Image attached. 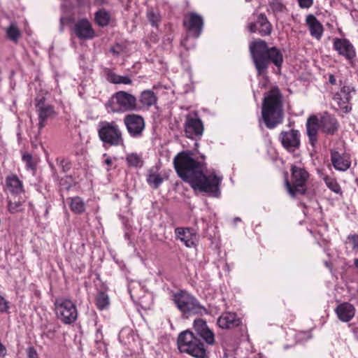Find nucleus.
<instances>
[{"label":"nucleus","instance_id":"15","mask_svg":"<svg viewBox=\"0 0 358 358\" xmlns=\"http://www.w3.org/2000/svg\"><path fill=\"white\" fill-rule=\"evenodd\" d=\"M280 138L282 146L288 151H294L300 145V134L297 130L282 131Z\"/></svg>","mask_w":358,"mask_h":358},{"label":"nucleus","instance_id":"27","mask_svg":"<svg viewBox=\"0 0 358 358\" xmlns=\"http://www.w3.org/2000/svg\"><path fill=\"white\" fill-rule=\"evenodd\" d=\"M139 102L142 105V108L148 109L157 103V97L152 90H146L141 93Z\"/></svg>","mask_w":358,"mask_h":358},{"label":"nucleus","instance_id":"44","mask_svg":"<svg viewBox=\"0 0 358 358\" xmlns=\"http://www.w3.org/2000/svg\"><path fill=\"white\" fill-rule=\"evenodd\" d=\"M9 309V302L0 295V313H6Z\"/></svg>","mask_w":358,"mask_h":358},{"label":"nucleus","instance_id":"32","mask_svg":"<svg viewBox=\"0 0 358 358\" xmlns=\"http://www.w3.org/2000/svg\"><path fill=\"white\" fill-rule=\"evenodd\" d=\"M95 303L97 308L101 310L108 308L110 305L108 295L105 292H99L95 298Z\"/></svg>","mask_w":358,"mask_h":358},{"label":"nucleus","instance_id":"23","mask_svg":"<svg viewBox=\"0 0 358 358\" xmlns=\"http://www.w3.org/2000/svg\"><path fill=\"white\" fill-rule=\"evenodd\" d=\"M241 323L240 318L235 313H223L217 320V324L222 329H231L239 326Z\"/></svg>","mask_w":358,"mask_h":358},{"label":"nucleus","instance_id":"7","mask_svg":"<svg viewBox=\"0 0 358 358\" xmlns=\"http://www.w3.org/2000/svg\"><path fill=\"white\" fill-rule=\"evenodd\" d=\"M106 107L113 113H125L137 110V99L125 91L115 92L108 100Z\"/></svg>","mask_w":358,"mask_h":358},{"label":"nucleus","instance_id":"45","mask_svg":"<svg viewBox=\"0 0 358 358\" xmlns=\"http://www.w3.org/2000/svg\"><path fill=\"white\" fill-rule=\"evenodd\" d=\"M28 358H38V353L34 347H29L27 349Z\"/></svg>","mask_w":358,"mask_h":358},{"label":"nucleus","instance_id":"5","mask_svg":"<svg viewBox=\"0 0 358 358\" xmlns=\"http://www.w3.org/2000/svg\"><path fill=\"white\" fill-rule=\"evenodd\" d=\"M177 344L181 352L187 353L197 358L206 357V350L203 343L189 330L179 334Z\"/></svg>","mask_w":358,"mask_h":358},{"label":"nucleus","instance_id":"18","mask_svg":"<svg viewBox=\"0 0 358 358\" xmlns=\"http://www.w3.org/2000/svg\"><path fill=\"white\" fill-rule=\"evenodd\" d=\"M193 328L196 333L202 338L208 345L214 344V333L208 328L206 321L200 318L196 319L194 321Z\"/></svg>","mask_w":358,"mask_h":358},{"label":"nucleus","instance_id":"49","mask_svg":"<svg viewBox=\"0 0 358 358\" xmlns=\"http://www.w3.org/2000/svg\"><path fill=\"white\" fill-rule=\"evenodd\" d=\"M329 81L331 85H335L336 80V78L334 77V76H333L332 74H330Z\"/></svg>","mask_w":358,"mask_h":358},{"label":"nucleus","instance_id":"54","mask_svg":"<svg viewBox=\"0 0 358 358\" xmlns=\"http://www.w3.org/2000/svg\"><path fill=\"white\" fill-rule=\"evenodd\" d=\"M99 334V331H96V338H98V337H99V336H98Z\"/></svg>","mask_w":358,"mask_h":358},{"label":"nucleus","instance_id":"19","mask_svg":"<svg viewBox=\"0 0 358 358\" xmlns=\"http://www.w3.org/2000/svg\"><path fill=\"white\" fill-rule=\"evenodd\" d=\"M331 162L336 170L340 171H347L351 165L350 157L346 154H341L335 150H331Z\"/></svg>","mask_w":358,"mask_h":358},{"label":"nucleus","instance_id":"8","mask_svg":"<svg viewBox=\"0 0 358 358\" xmlns=\"http://www.w3.org/2000/svg\"><path fill=\"white\" fill-rule=\"evenodd\" d=\"M292 184L285 180V186L287 192L292 197L297 194H304L306 192V183L309 178L308 172L301 166L295 164L291 166Z\"/></svg>","mask_w":358,"mask_h":358},{"label":"nucleus","instance_id":"53","mask_svg":"<svg viewBox=\"0 0 358 358\" xmlns=\"http://www.w3.org/2000/svg\"><path fill=\"white\" fill-rule=\"evenodd\" d=\"M187 41V37L182 41V45L183 46L186 45L185 43H186Z\"/></svg>","mask_w":358,"mask_h":358},{"label":"nucleus","instance_id":"43","mask_svg":"<svg viewBox=\"0 0 358 358\" xmlns=\"http://www.w3.org/2000/svg\"><path fill=\"white\" fill-rule=\"evenodd\" d=\"M301 9H308L313 6L314 0H296Z\"/></svg>","mask_w":358,"mask_h":358},{"label":"nucleus","instance_id":"3","mask_svg":"<svg viewBox=\"0 0 358 358\" xmlns=\"http://www.w3.org/2000/svg\"><path fill=\"white\" fill-rule=\"evenodd\" d=\"M262 119L272 129L282 122V96L276 87L265 93L262 107Z\"/></svg>","mask_w":358,"mask_h":358},{"label":"nucleus","instance_id":"4","mask_svg":"<svg viewBox=\"0 0 358 358\" xmlns=\"http://www.w3.org/2000/svg\"><path fill=\"white\" fill-rule=\"evenodd\" d=\"M173 301L182 315L186 318L194 315L208 314L207 309L200 304L195 296L186 291H180L174 294Z\"/></svg>","mask_w":358,"mask_h":358},{"label":"nucleus","instance_id":"31","mask_svg":"<svg viewBox=\"0 0 358 358\" xmlns=\"http://www.w3.org/2000/svg\"><path fill=\"white\" fill-rule=\"evenodd\" d=\"M107 80L113 84L131 85L132 83V80L129 76H120L113 72H109L107 74Z\"/></svg>","mask_w":358,"mask_h":358},{"label":"nucleus","instance_id":"11","mask_svg":"<svg viewBox=\"0 0 358 358\" xmlns=\"http://www.w3.org/2000/svg\"><path fill=\"white\" fill-rule=\"evenodd\" d=\"M36 110L38 117V129L41 130L46 125L48 119L56 115L54 107L45 102L43 96H37L35 99Z\"/></svg>","mask_w":358,"mask_h":358},{"label":"nucleus","instance_id":"14","mask_svg":"<svg viewBox=\"0 0 358 358\" xmlns=\"http://www.w3.org/2000/svg\"><path fill=\"white\" fill-rule=\"evenodd\" d=\"M248 27L251 33L258 32L262 36L270 35L272 30V25L263 13L257 15L255 21L250 22Z\"/></svg>","mask_w":358,"mask_h":358},{"label":"nucleus","instance_id":"24","mask_svg":"<svg viewBox=\"0 0 358 358\" xmlns=\"http://www.w3.org/2000/svg\"><path fill=\"white\" fill-rule=\"evenodd\" d=\"M335 311L340 320L347 322L355 316V308L351 303L345 302L339 304Z\"/></svg>","mask_w":358,"mask_h":358},{"label":"nucleus","instance_id":"17","mask_svg":"<svg viewBox=\"0 0 358 358\" xmlns=\"http://www.w3.org/2000/svg\"><path fill=\"white\" fill-rule=\"evenodd\" d=\"M73 32L81 40L92 39L95 36L94 31L87 19H81L77 21L73 27Z\"/></svg>","mask_w":358,"mask_h":358},{"label":"nucleus","instance_id":"36","mask_svg":"<svg viewBox=\"0 0 358 358\" xmlns=\"http://www.w3.org/2000/svg\"><path fill=\"white\" fill-rule=\"evenodd\" d=\"M126 161L129 166L138 167L141 166L143 161L139 155L136 153H131L127 156Z\"/></svg>","mask_w":358,"mask_h":358},{"label":"nucleus","instance_id":"56","mask_svg":"<svg viewBox=\"0 0 358 358\" xmlns=\"http://www.w3.org/2000/svg\"><path fill=\"white\" fill-rule=\"evenodd\" d=\"M247 2H250L252 0H245Z\"/></svg>","mask_w":358,"mask_h":358},{"label":"nucleus","instance_id":"52","mask_svg":"<svg viewBox=\"0 0 358 358\" xmlns=\"http://www.w3.org/2000/svg\"><path fill=\"white\" fill-rule=\"evenodd\" d=\"M103 0H94V3H97V4H101L103 3Z\"/></svg>","mask_w":358,"mask_h":358},{"label":"nucleus","instance_id":"42","mask_svg":"<svg viewBox=\"0 0 358 358\" xmlns=\"http://www.w3.org/2000/svg\"><path fill=\"white\" fill-rule=\"evenodd\" d=\"M22 160L25 162L27 169L34 170L35 164L33 162L32 156L30 154H24L22 155Z\"/></svg>","mask_w":358,"mask_h":358},{"label":"nucleus","instance_id":"37","mask_svg":"<svg viewBox=\"0 0 358 358\" xmlns=\"http://www.w3.org/2000/svg\"><path fill=\"white\" fill-rule=\"evenodd\" d=\"M23 210V208H22V203L20 201H12L10 200H8V210L10 213H17L18 212H20Z\"/></svg>","mask_w":358,"mask_h":358},{"label":"nucleus","instance_id":"40","mask_svg":"<svg viewBox=\"0 0 358 358\" xmlns=\"http://www.w3.org/2000/svg\"><path fill=\"white\" fill-rule=\"evenodd\" d=\"M347 240L351 244L352 250L358 252V234H350L348 236Z\"/></svg>","mask_w":358,"mask_h":358},{"label":"nucleus","instance_id":"34","mask_svg":"<svg viewBox=\"0 0 358 358\" xmlns=\"http://www.w3.org/2000/svg\"><path fill=\"white\" fill-rule=\"evenodd\" d=\"M96 22L101 27L106 26L110 20L108 13L105 10H99L95 14Z\"/></svg>","mask_w":358,"mask_h":358},{"label":"nucleus","instance_id":"29","mask_svg":"<svg viewBox=\"0 0 358 358\" xmlns=\"http://www.w3.org/2000/svg\"><path fill=\"white\" fill-rule=\"evenodd\" d=\"M164 178L162 176L157 173L154 168L149 170L146 181L148 184L153 189H157L163 182Z\"/></svg>","mask_w":358,"mask_h":358},{"label":"nucleus","instance_id":"10","mask_svg":"<svg viewBox=\"0 0 358 358\" xmlns=\"http://www.w3.org/2000/svg\"><path fill=\"white\" fill-rule=\"evenodd\" d=\"M124 124L129 136L134 138H141L145 128L144 118L137 114H128L123 119Z\"/></svg>","mask_w":358,"mask_h":358},{"label":"nucleus","instance_id":"30","mask_svg":"<svg viewBox=\"0 0 358 358\" xmlns=\"http://www.w3.org/2000/svg\"><path fill=\"white\" fill-rule=\"evenodd\" d=\"M69 206L72 212L76 214H82L85 210V203L79 196L69 198Z\"/></svg>","mask_w":358,"mask_h":358},{"label":"nucleus","instance_id":"46","mask_svg":"<svg viewBox=\"0 0 358 358\" xmlns=\"http://www.w3.org/2000/svg\"><path fill=\"white\" fill-rule=\"evenodd\" d=\"M6 352L7 350L6 347L1 343H0V357H5L6 355Z\"/></svg>","mask_w":358,"mask_h":358},{"label":"nucleus","instance_id":"1","mask_svg":"<svg viewBox=\"0 0 358 358\" xmlns=\"http://www.w3.org/2000/svg\"><path fill=\"white\" fill-rule=\"evenodd\" d=\"M173 163L179 177L189 182L194 189L215 197L220 196L222 177L216 175L214 171L208 176L203 174L204 164L193 159L190 152H179L174 157Z\"/></svg>","mask_w":358,"mask_h":358},{"label":"nucleus","instance_id":"55","mask_svg":"<svg viewBox=\"0 0 358 358\" xmlns=\"http://www.w3.org/2000/svg\"><path fill=\"white\" fill-rule=\"evenodd\" d=\"M103 157H107V154H103Z\"/></svg>","mask_w":358,"mask_h":358},{"label":"nucleus","instance_id":"39","mask_svg":"<svg viewBox=\"0 0 358 358\" xmlns=\"http://www.w3.org/2000/svg\"><path fill=\"white\" fill-rule=\"evenodd\" d=\"M8 38L14 41H17L20 37V31L15 24H11L7 29Z\"/></svg>","mask_w":358,"mask_h":358},{"label":"nucleus","instance_id":"2","mask_svg":"<svg viewBox=\"0 0 358 358\" xmlns=\"http://www.w3.org/2000/svg\"><path fill=\"white\" fill-rule=\"evenodd\" d=\"M249 49L257 71L258 75H262L268 67L270 62L280 68L283 57L281 52L275 47L268 48L267 43L261 39L250 43Z\"/></svg>","mask_w":358,"mask_h":358},{"label":"nucleus","instance_id":"9","mask_svg":"<svg viewBox=\"0 0 358 358\" xmlns=\"http://www.w3.org/2000/svg\"><path fill=\"white\" fill-rule=\"evenodd\" d=\"M57 317L63 323L70 324L78 317V310L76 305L69 299L58 298L55 302Z\"/></svg>","mask_w":358,"mask_h":358},{"label":"nucleus","instance_id":"25","mask_svg":"<svg viewBox=\"0 0 358 358\" xmlns=\"http://www.w3.org/2000/svg\"><path fill=\"white\" fill-rule=\"evenodd\" d=\"M177 238L180 239L185 245L190 248L194 243L195 233L189 228L178 227L175 230Z\"/></svg>","mask_w":358,"mask_h":358},{"label":"nucleus","instance_id":"48","mask_svg":"<svg viewBox=\"0 0 358 358\" xmlns=\"http://www.w3.org/2000/svg\"><path fill=\"white\" fill-rule=\"evenodd\" d=\"M103 164L107 166H110L113 164L112 159L110 157H107V158L103 161Z\"/></svg>","mask_w":358,"mask_h":358},{"label":"nucleus","instance_id":"51","mask_svg":"<svg viewBox=\"0 0 358 358\" xmlns=\"http://www.w3.org/2000/svg\"><path fill=\"white\" fill-rule=\"evenodd\" d=\"M241 221V218L238 217H236L234 219V224H236L238 222H240Z\"/></svg>","mask_w":358,"mask_h":358},{"label":"nucleus","instance_id":"35","mask_svg":"<svg viewBox=\"0 0 358 358\" xmlns=\"http://www.w3.org/2000/svg\"><path fill=\"white\" fill-rule=\"evenodd\" d=\"M324 181L325 182L326 185L330 189L332 192L338 194L341 192V189L336 179L332 178L329 176H326L324 177Z\"/></svg>","mask_w":358,"mask_h":358},{"label":"nucleus","instance_id":"6","mask_svg":"<svg viewBox=\"0 0 358 358\" xmlns=\"http://www.w3.org/2000/svg\"><path fill=\"white\" fill-rule=\"evenodd\" d=\"M98 135L100 140L110 146L124 145L122 131L115 121H103L98 125Z\"/></svg>","mask_w":358,"mask_h":358},{"label":"nucleus","instance_id":"26","mask_svg":"<svg viewBox=\"0 0 358 358\" xmlns=\"http://www.w3.org/2000/svg\"><path fill=\"white\" fill-rule=\"evenodd\" d=\"M6 186L12 194L18 195L24 192L22 182L14 174L6 177Z\"/></svg>","mask_w":358,"mask_h":358},{"label":"nucleus","instance_id":"16","mask_svg":"<svg viewBox=\"0 0 358 358\" xmlns=\"http://www.w3.org/2000/svg\"><path fill=\"white\" fill-rule=\"evenodd\" d=\"M334 48L348 60L350 61L356 56L353 45L346 38H335Z\"/></svg>","mask_w":358,"mask_h":358},{"label":"nucleus","instance_id":"12","mask_svg":"<svg viewBox=\"0 0 358 358\" xmlns=\"http://www.w3.org/2000/svg\"><path fill=\"white\" fill-rule=\"evenodd\" d=\"M203 124L196 115L188 114L185 122V136L191 139L200 138L203 133Z\"/></svg>","mask_w":358,"mask_h":358},{"label":"nucleus","instance_id":"28","mask_svg":"<svg viewBox=\"0 0 358 358\" xmlns=\"http://www.w3.org/2000/svg\"><path fill=\"white\" fill-rule=\"evenodd\" d=\"M322 131L326 134H333L338 129V122L336 120L331 117H326L320 121Z\"/></svg>","mask_w":358,"mask_h":358},{"label":"nucleus","instance_id":"22","mask_svg":"<svg viewBox=\"0 0 358 358\" xmlns=\"http://www.w3.org/2000/svg\"><path fill=\"white\" fill-rule=\"evenodd\" d=\"M320 128V123L318 118L315 116H310L306 122L307 135L311 145L314 146L317 142L318 129Z\"/></svg>","mask_w":358,"mask_h":358},{"label":"nucleus","instance_id":"13","mask_svg":"<svg viewBox=\"0 0 358 358\" xmlns=\"http://www.w3.org/2000/svg\"><path fill=\"white\" fill-rule=\"evenodd\" d=\"M183 24L191 36L198 38L202 32L203 20L201 15L189 13L185 16Z\"/></svg>","mask_w":358,"mask_h":358},{"label":"nucleus","instance_id":"33","mask_svg":"<svg viewBox=\"0 0 358 358\" xmlns=\"http://www.w3.org/2000/svg\"><path fill=\"white\" fill-rule=\"evenodd\" d=\"M286 9V6L280 0H271L268 5V10L276 14L282 13Z\"/></svg>","mask_w":358,"mask_h":358},{"label":"nucleus","instance_id":"20","mask_svg":"<svg viewBox=\"0 0 358 358\" xmlns=\"http://www.w3.org/2000/svg\"><path fill=\"white\" fill-rule=\"evenodd\" d=\"M305 22L310 36L317 40H320L324 32V28L321 22L313 14L308 15Z\"/></svg>","mask_w":358,"mask_h":358},{"label":"nucleus","instance_id":"21","mask_svg":"<svg viewBox=\"0 0 358 358\" xmlns=\"http://www.w3.org/2000/svg\"><path fill=\"white\" fill-rule=\"evenodd\" d=\"M351 89L349 86L343 87L334 96V99L337 102L341 109L345 113L351 110L348 103L351 99Z\"/></svg>","mask_w":358,"mask_h":358},{"label":"nucleus","instance_id":"41","mask_svg":"<svg viewBox=\"0 0 358 358\" xmlns=\"http://www.w3.org/2000/svg\"><path fill=\"white\" fill-rule=\"evenodd\" d=\"M57 164L62 169L63 172H66L71 169V163L67 159L57 158Z\"/></svg>","mask_w":358,"mask_h":358},{"label":"nucleus","instance_id":"47","mask_svg":"<svg viewBox=\"0 0 358 358\" xmlns=\"http://www.w3.org/2000/svg\"><path fill=\"white\" fill-rule=\"evenodd\" d=\"M120 45H117L116 46L113 47L111 48V52H113L114 54H117L118 55L120 53Z\"/></svg>","mask_w":358,"mask_h":358},{"label":"nucleus","instance_id":"38","mask_svg":"<svg viewBox=\"0 0 358 358\" xmlns=\"http://www.w3.org/2000/svg\"><path fill=\"white\" fill-rule=\"evenodd\" d=\"M147 17L152 27H157L160 22V15L153 10H149L147 13Z\"/></svg>","mask_w":358,"mask_h":358},{"label":"nucleus","instance_id":"50","mask_svg":"<svg viewBox=\"0 0 358 358\" xmlns=\"http://www.w3.org/2000/svg\"><path fill=\"white\" fill-rule=\"evenodd\" d=\"M90 0H77V1L78 2V3L80 4H85L87 2H90Z\"/></svg>","mask_w":358,"mask_h":358}]
</instances>
